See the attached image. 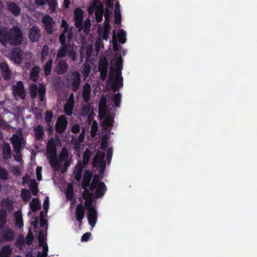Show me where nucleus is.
Wrapping results in <instances>:
<instances>
[{"label":"nucleus","instance_id":"obj_1","mask_svg":"<svg viewBox=\"0 0 257 257\" xmlns=\"http://www.w3.org/2000/svg\"><path fill=\"white\" fill-rule=\"evenodd\" d=\"M91 177L92 173L88 171H86L82 186L84 189L83 197L85 199V208L88 211V222L91 226L93 227L97 221V214L93 205V194H94L96 198L101 197L106 191V187L103 183L99 181L98 176H94L92 183L89 184Z\"/></svg>","mask_w":257,"mask_h":257},{"label":"nucleus","instance_id":"obj_2","mask_svg":"<svg viewBox=\"0 0 257 257\" xmlns=\"http://www.w3.org/2000/svg\"><path fill=\"white\" fill-rule=\"evenodd\" d=\"M106 3V8L104 13L105 21L104 22V26L103 27H100L98 29V38L95 43V48L97 51H99L104 46L101 38L102 37L104 40H107L109 37L110 33L109 22L113 11L115 23L117 24H119L121 21V15L118 2L114 0H107Z\"/></svg>","mask_w":257,"mask_h":257},{"label":"nucleus","instance_id":"obj_3","mask_svg":"<svg viewBox=\"0 0 257 257\" xmlns=\"http://www.w3.org/2000/svg\"><path fill=\"white\" fill-rule=\"evenodd\" d=\"M60 27L63 28L61 33L59 36V41L61 44V48L59 50L57 59L59 58L63 57L67 55L72 61H74L76 59L77 47L71 46L70 44L67 45L65 43L66 35L69 41H70L73 37L72 28H69L67 22L63 19L61 21Z\"/></svg>","mask_w":257,"mask_h":257},{"label":"nucleus","instance_id":"obj_4","mask_svg":"<svg viewBox=\"0 0 257 257\" xmlns=\"http://www.w3.org/2000/svg\"><path fill=\"white\" fill-rule=\"evenodd\" d=\"M122 59L120 56L115 57L110 62V74L107 82L108 86L115 91L122 85L121 70Z\"/></svg>","mask_w":257,"mask_h":257},{"label":"nucleus","instance_id":"obj_5","mask_svg":"<svg viewBox=\"0 0 257 257\" xmlns=\"http://www.w3.org/2000/svg\"><path fill=\"white\" fill-rule=\"evenodd\" d=\"M23 36L21 29L17 27L13 28L10 31L6 28L0 29V43L5 46L8 44L19 45L23 41Z\"/></svg>","mask_w":257,"mask_h":257},{"label":"nucleus","instance_id":"obj_6","mask_svg":"<svg viewBox=\"0 0 257 257\" xmlns=\"http://www.w3.org/2000/svg\"><path fill=\"white\" fill-rule=\"evenodd\" d=\"M106 103V98L103 96L99 103V116L103 129L109 132L113 124V114Z\"/></svg>","mask_w":257,"mask_h":257},{"label":"nucleus","instance_id":"obj_7","mask_svg":"<svg viewBox=\"0 0 257 257\" xmlns=\"http://www.w3.org/2000/svg\"><path fill=\"white\" fill-rule=\"evenodd\" d=\"M72 160V155L68 153L67 149L63 148L57 159L56 156L49 160V163L54 170H59L62 173H64L70 166Z\"/></svg>","mask_w":257,"mask_h":257},{"label":"nucleus","instance_id":"obj_8","mask_svg":"<svg viewBox=\"0 0 257 257\" xmlns=\"http://www.w3.org/2000/svg\"><path fill=\"white\" fill-rule=\"evenodd\" d=\"M11 142L13 144L15 154L14 158L18 162L22 161V156L20 154L22 145L25 143L22 132L20 131L17 134L14 135L11 138Z\"/></svg>","mask_w":257,"mask_h":257},{"label":"nucleus","instance_id":"obj_9","mask_svg":"<svg viewBox=\"0 0 257 257\" xmlns=\"http://www.w3.org/2000/svg\"><path fill=\"white\" fill-rule=\"evenodd\" d=\"M9 57L12 61L17 64L23 62L29 63L28 61L32 58V54L29 52L23 53L20 49L15 48L12 50Z\"/></svg>","mask_w":257,"mask_h":257},{"label":"nucleus","instance_id":"obj_10","mask_svg":"<svg viewBox=\"0 0 257 257\" xmlns=\"http://www.w3.org/2000/svg\"><path fill=\"white\" fill-rule=\"evenodd\" d=\"M2 211H0V228L6 223L7 213L14 209L13 202L9 199H4L1 202Z\"/></svg>","mask_w":257,"mask_h":257},{"label":"nucleus","instance_id":"obj_11","mask_svg":"<svg viewBox=\"0 0 257 257\" xmlns=\"http://www.w3.org/2000/svg\"><path fill=\"white\" fill-rule=\"evenodd\" d=\"M89 14L95 12L96 20L97 22H101L102 20L103 15V6L101 3L97 0H94L88 8Z\"/></svg>","mask_w":257,"mask_h":257},{"label":"nucleus","instance_id":"obj_12","mask_svg":"<svg viewBox=\"0 0 257 257\" xmlns=\"http://www.w3.org/2000/svg\"><path fill=\"white\" fill-rule=\"evenodd\" d=\"M42 23L44 24L46 32L49 34H52L56 30L55 28V23L53 18L48 15L43 16Z\"/></svg>","mask_w":257,"mask_h":257},{"label":"nucleus","instance_id":"obj_13","mask_svg":"<svg viewBox=\"0 0 257 257\" xmlns=\"http://www.w3.org/2000/svg\"><path fill=\"white\" fill-rule=\"evenodd\" d=\"M80 81V74L77 71H73L71 75L68 76L67 83L73 88L74 91L77 90Z\"/></svg>","mask_w":257,"mask_h":257},{"label":"nucleus","instance_id":"obj_14","mask_svg":"<svg viewBox=\"0 0 257 257\" xmlns=\"http://www.w3.org/2000/svg\"><path fill=\"white\" fill-rule=\"evenodd\" d=\"M46 234L43 231H41L39 234L38 239L40 246H42V252L40 251L37 255V257H47V252L48 251V247L45 243Z\"/></svg>","mask_w":257,"mask_h":257},{"label":"nucleus","instance_id":"obj_15","mask_svg":"<svg viewBox=\"0 0 257 257\" xmlns=\"http://www.w3.org/2000/svg\"><path fill=\"white\" fill-rule=\"evenodd\" d=\"M30 89L32 91L31 95L33 97H35L38 93L40 100L41 101H43L45 93V88L43 85L39 84L38 86L36 84H32L30 86Z\"/></svg>","mask_w":257,"mask_h":257},{"label":"nucleus","instance_id":"obj_16","mask_svg":"<svg viewBox=\"0 0 257 257\" xmlns=\"http://www.w3.org/2000/svg\"><path fill=\"white\" fill-rule=\"evenodd\" d=\"M104 153L99 151L93 161V166L100 168V173H102L105 167V163L104 161Z\"/></svg>","mask_w":257,"mask_h":257},{"label":"nucleus","instance_id":"obj_17","mask_svg":"<svg viewBox=\"0 0 257 257\" xmlns=\"http://www.w3.org/2000/svg\"><path fill=\"white\" fill-rule=\"evenodd\" d=\"M13 93L15 98L24 99L25 96V91L23 84L21 81L18 82L13 86Z\"/></svg>","mask_w":257,"mask_h":257},{"label":"nucleus","instance_id":"obj_18","mask_svg":"<svg viewBox=\"0 0 257 257\" xmlns=\"http://www.w3.org/2000/svg\"><path fill=\"white\" fill-rule=\"evenodd\" d=\"M15 237V234L13 231L9 228L3 229L0 234V242L10 241Z\"/></svg>","mask_w":257,"mask_h":257},{"label":"nucleus","instance_id":"obj_19","mask_svg":"<svg viewBox=\"0 0 257 257\" xmlns=\"http://www.w3.org/2000/svg\"><path fill=\"white\" fill-rule=\"evenodd\" d=\"M74 14L75 25L76 28H78L79 31H80L82 29V22L83 17V12L81 9L77 8L75 10Z\"/></svg>","mask_w":257,"mask_h":257},{"label":"nucleus","instance_id":"obj_20","mask_svg":"<svg viewBox=\"0 0 257 257\" xmlns=\"http://www.w3.org/2000/svg\"><path fill=\"white\" fill-rule=\"evenodd\" d=\"M47 152L48 158L50 160L51 158L54 157L56 154V147L54 141L53 139H51L48 144L47 147Z\"/></svg>","mask_w":257,"mask_h":257},{"label":"nucleus","instance_id":"obj_21","mask_svg":"<svg viewBox=\"0 0 257 257\" xmlns=\"http://www.w3.org/2000/svg\"><path fill=\"white\" fill-rule=\"evenodd\" d=\"M40 37V31L37 26H33L30 29L29 37L30 40L33 42H37Z\"/></svg>","mask_w":257,"mask_h":257},{"label":"nucleus","instance_id":"obj_22","mask_svg":"<svg viewBox=\"0 0 257 257\" xmlns=\"http://www.w3.org/2000/svg\"><path fill=\"white\" fill-rule=\"evenodd\" d=\"M0 70L3 77L5 79H9L11 76L12 72L8 64L5 62H0Z\"/></svg>","mask_w":257,"mask_h":257},{"label":"nucleus","instance_id":"obj_23","mask_svg":"<svg viewBox=\"0 0 257 257\" xmlns=\"http://www.w3.org/2000/svg\"><path fill=\"white\" fill-rule=\"evenodd\" d=\"M108 64L105 58H102L99 63V70L100 72L101 77L104 79L106 75Z\"/></svg>","mask_w":257,"mask_h":257},{"label":"nucleus","instance_id":"obj_24","mask_svg":"<svg viewBox=\"0 0 257 257\" xmlns=\"http://www.w3.org/2000/svg\"><path fill=\"white\" fill-rule=\"evenodd\" d=\"M23 183H28L33 195H36L37 184L35 180H32L29 176L26 175L23 178Z\"/></svg>","mask_w":257,"mask_h":257},{"label":"nucleus","instance_id":"obj_25","mask_svg":"<svg viewBox=\"0 0 257 257\" xmlns=\"http://www.w3.org/2000/svg\"><path fill=\"white\" fill-rule=\"evenodd\" d=\"M67 125V121L65 117L63 116H60L56 124V130L57 132L61 133L64 131Z\"/></svg>","mask_w":257,"mask_h":257},{"label":"nucleus","instance_id":"obj_26","mask_svg":"<svg viewBox=\"0 0 257 257\" xmlns=\"http://www.w3.org/2000/svg\"><path fill=\"white\" fill-rule=\"evenodd\" d=\"M7 8L9 11L15 16H18L20 14V8L15 3L10 2L7 3Z\"/></svg>","mask_w":257,"mask_h":257},{"label":"nucleus","instance_id":"obj_27","mask_svg":"<svg viewBox=\"0 0 257 257\" xmlns=\"http://www.w3.org/2000/svg\"><path fill=\"white\" fill-rule=\"evenodd\" d=\"M13 252V248L10 245H5L0 250V257H10Z\"/></svg>","mask_w":257,"mask_h":257},{"label":"nucleus","instance_id":"obj_28","mask_svg":"<svg viewBox=\"0 0 257 257\" xmlns=\"http://www.w3.org/2000/svg\"><path fill=\"white\" fill-rule=\"evenodd\" d=\"M90 85L88 83H86L84 86L82 92L83 98L85 101L88 102L89 101L90 99Z\"/></svg>","mask_w":257,"mask_h":257},{"label":"nucleus","instance_id":"obj_29","mask_svg":"<svg viewBox=\"0 0 257 257\" xmlns=\"http://www.w3.org/2000/svg\"><path fill=\"white\" fill-rule=\"evenodd\" d=\"M76 216L77 220L81 223V220L84 217V210L82 204H79L77 206Z\"/></svg>","mask_w":257,"mask_h":257},{"label":"nucleus","instance_id":"obj_30","mask_svg":"<svg viewBox=\"0 0 257 257\" xmlns=\"http://www.w3.org/2000/svg\"><path fill=\"white\" fill-rule=\"evenodd\" d=\"M51 55H52L53 59L55 56V54L52 52H49V49L47 46H44L41 52L42 60L44 61V60H48V61L49 59V56Z\"/></svg>","mask_w":257,"mask_h":257},{"label":"nucleus","instance_id":"obj_31","mask_svg":"<svg viewBox=\"0 0 257 257\" xmlns=\"http://www.w3.org/2000/svg\"><path fill=\"white\" fill-rule=\"evenodd\" d=\"M15 223L20 228L24 225L22 214L20 211H17L15 213Z\"/></svg>","mask_w":257,"mask_h":257},{"label":"nucleus","instance_id":"obj_32","mask_svg":"<svg viewBox=\"0 0 257 257\" xmlns=\"http://www.w3.org/2000/svg\"><path fill=\"white\" fill-rule=\"evenodd\" d=\"M68 69V65L65 61H60L58 62V66L56 71L59 74L65 73Z\"/></svg>","mask_w":257,"mask_h":257},{"label":"nucleus","instance_id":"obj_33","mask_svg":"<svg viewBox=\"0 0 257 257\" xmlns=\"http://www.w3.org/2000/svg\"><path fill=\"white\" fill-rule=\"evenodd\" d=\"M52 64V56H49V61L46 63L44 66V73L45 75H49L51 72V67Z\"/></svg>","mask_w":257,"mask_h":257},{"label":"nucleus","instance_id":"obj_34","mask_svg":"<svg viewBox=\"0 0 257 257\" xmlns=\"http://www.w3.org/2000/svg\"><path fill=\"white\" fill-rule=\"evenodd\" d=\"M39 71L40 68L37 66L34 67L32 70H31L30 77L33 81H35L37 79L38 77Z\"/></svg>","mask_w":257,"mask_h":257},{"label":"nucleus","instance_id":"obj_35","mask_svg":"<svg viewBox=\"0 0 257 257\" xmlns=\"http://www.w3.org/2000/svg\"><path fill=\"white\" fill-rule=\"evenodd\" d=\"M81 114L83 116L88 115V120L90 121L92 114V110L91 109V107L89 105L84 106L82 108Z\"/></svg>","mask_w":257,"mask_h":257},{"label":"nucleus","instance_id":"obj_36","mask_svg":"<svg viewBox=\"0 0 257 257\" xmlns=\"http://www.w3.org/2000/svg\"><path fill=\"white\" fill-rule=\"evenodd\" d=\"M117 37L118 41L121 44H124L126 40V33L122 29H120L118 30L117 33Z\"/></svg>","mask_w":257,"mask_h":257},{"label":"nucleus","instance_id":"obj_37","mask_svg":"<svg viewBox=\"0 0 257 257\" xmlns=\"http://www.w3.org/2000/svg\"><path fill=\"white\" fill-rule=\"evenodd\" d=\"M109 136H110L109 135L106 133L102 137V141H101V149L103 151H104L105 150L106 147H107V145H108L107 141L109 140Z\"/></svg>","mask_w":257,"mask_h":257},{"label":"nucleus","instance_id":"obj_38","mask_svg":"<svg viewBox=\"0 0 257 257\" xmlns=\"http://www.w3.org/2000/svg\"><path fill=\"white\" fill-rule=\"evenodd\" d=\"M30 207L33 211H35L39 209L41 203L38 199H34L30 203Z\"/></svg>","mask_w":257,"mask_h":257},{"label":"nucleus","instance_id":"obj_39","mask_svg":"<svg viewBox=\"0 0 257 257\" xmlns=\"http://www.w3.org/2000/svg\"><path fill=\"white\" fill-rule=\"evenodd\" d=\"M35 137L37 139H40L44 134L43 129L40 125H38L34 128Z\"/></svg>","mask_w":257,"mask_h":257},{"label":"nucleus","instance_id":"obj_40","mask_svg":"<svg viewBox=\"0 0 257 257\" xmlns=\"http://www.w3.org/2000/svg\"><path fill=\"white\" fill-rule=\"evenodd\" d=\"M73 103H74L70 102V101H67L65 105L64 110L66 114L68 115L72 114L73 108Z\"/></svg>","mask_w":257,"mask_h":257},{"label":"nucleus","instance_id":"obj_41","mask_svg":"<svg viewBox=\"0 0 257 257\" xmlns=\"http://www.w3.org/2000/svg\"><path fill=\"white\" fill-rule=\"evenodd\" d=\"M3 154L5 159H8L11 155V148L10 145L8 143H5L3 148Z\"/></svg>","mask_w":257,"mask_h":257},{"label":"nucleus","instance_id":"obj_42","mask_svg":"<svg viewBox=\"0 0 257 257\" xmlns=\"http://www.w3.org/2000/svg\"><path fill=\"white\" fill-rule=\"evenodd\" d=\"M112 45H113V50L117 53V51L119 50V48H121V46L120 45H118L116 40V36L115 31H113L112 32Z\"/></svg>","mask_w":257,"mask_h":257},{"label":"nucleus","instance_id":"obj_43","mask_svg":"<svg viewBox=\"0 0 257 257\" xmlns=\"http://www.w3.org/2000/svg\"><path fill=\"white\" fill-rule=\"evenodd\" d=\"M82 170V168L80 164L76 166L74 173L75 174L76 179L78 181H79L81 179Z\"/></svg>","mask_w":257,"mask_h":257},{"label":"nucleus","instance_id":"obj_44","mask_svg":"<svg viewBox=\"0 0 257 257\" xmlns=\"http://www.w3.org/2000/svg\"><path fill=\"white\" fill-rule=\"evenodd\" d=\"M92 48V46L91 44H90L86 46H83L81 48V53L82 54V53H84V51H85L86 55H87V57H89L91 53Z\"/></svg>","mask_w":257,"mask_h":257},{"label":"nucleus","instance_id":"obj_45","mask_svg":"<svg viewBox=\"0 0 257 257\" xmlns=\"http://www.w3.org/2000/svg\"><path fill=\"white\" fill-rule=\"evenodd\" d=\"M112 101L114 103V105L119 107L120 103L121 95L119 93L114 94L112 96Z\"/></svg>","mask_w":257,"mask_h":257},{"label":"nucleus","instance_id":"obj_46","mask_svg":"<svg viewBox=\"0 0 257 257\" xmlns=\"http://www.w3.org/2000/svg\"><path fill=\"white\" fill-rule=\"evenodd\" d=\"M90 69V67L89 65L86 64L83 65L81 72L83 74L85 79L88 76Z\"/></svg>","mask_w":257,"mask_h":257},{"label":"nucleus","instance_id":"obj_47","mask_svg":"<svg viewBox=\"0 0 257 257\" xmlns=\"http://www.w3.org/2000/svg\"><path fill=\"white\" fill-rule=\"evenodd\" d=\"M21 196L24 200L27 201L31 197V193L27 190H22Z\"/></svg>","mask_w":257,"mask_h":257},{"label":"nucleus","instance_id":"obj_48","mask_svg":"<svg viewBox=\"0 0 257 257\" xmlns=\"http://www.w3.org/2000/svg\"><path fill=\"white\" fill-rule=\"evenodd\" d=\"M73 187L71 184H69L67 188L66 195L68 199L71 200L73 196Z\"/></svg>","mask_w":257,"mask_h":257},{"label":"nucleus","instance_id":"obj_49","mask_svg":"<svg viewBox=\"0 0 257 257\" xmlns=\"http://www.w3.org/2000/svg\"><path fill=\"white\" fill-rule=\"evenodd\" d=\"M48 3L49 4V9L51 12H55L57 6L55 0H48Z\"/></svg>","mask_w":257,"mask_h":257},{"label":"nucleus","instance_id":"obj_50","mask_svg":"<svg viewBox=\"0 0 257 257\" xmlns=\"http://www.w3.org/2000/svg\"><path fill=\"white\" fill-rule=\"evenodd\" d=\"M25 243H26V242L24 237L20 236L18 239L16 243V245L20 249H22L23 248Z\"/></svg>","mask_w":257,"mask_h":257},{"label":"nucleus","instance_id":"obj_51","mask_svg":"<svg viewBox=\"0 0 257 257\" xmlns=\"http://www.w3.org/2000/svg\"><path fill=\"white\" fill-rule=\"evenodd\" d=\"M91 155V153L89 150H86L84 153L83 163L84 164H86Z\"/></svg>","mask_w":257,"mask_h":257},{"label":"nucleus","instance_id":"obj_52","mask_svg":"<svg viewBox=\"0 0 257 257\" xmlns=\"http://www.w3.org/2000/svg\"><path fill=\"white\" fill-rule=\"evenodd\" d=\"M97 128V123L96 121H94L92 124L91 128V136L92 137H94L96 135Z\"/></svg>","mask_w":257,"mask_h":257},{"label":"nucleus","instance_id":"obj_53","mask_svg":"<svg viewBox=\"0 0 257 257\" xmlns=\"http://www.w3.org/2000/svg\"><path fill=\"white\" fill-rule=\"evenodd\" d=\"M91 26V23L89 19H87L85 21L84 23V32L87 34L89 33V29Z\"/></svg>","mask_w":257,"mask_h":257},{"label":"nucleus","instance_id":"obj_54","mask_svg":"<svg viewBox=\"0 0 257 257\" xmlns=\"http://www.w3.org/2000/svg\"><path fill=\"white\" fill-rule=\"evenodd\" d=\"M8 178V172L4 169L0 167V178L6 180Z\"/></svg>","mask_w":257,"mask_h":257},{"label":"nucleus","instance_id":"obj_55","mask_svg":"<svg viewBox=\"0 0 257 257\" xmlns=\"http://www.w3.org/2000/svg\"><path fill=\"white\" fill-rule=\"evenodd\" d=\"M33 240V235L31 231H30L27 235L26 238L25 239L26 243L28 245H30Z\"/></svg>","mask_w":257,"mask_h":257},{"label":"nucleus","instance_id":"obj_56","mask_svg":"<svg viewBox=\"0 0 257 257\" xmlns=\"http://www.w3.org/2000/svg\"><path fill=\"white\" fill-rule=\"evenodd\" d=\"M53 117V113L50 111H47L46 113L45 120L48 123H49Z\"/></svg>","mask_w":257,"mask_h":257},{"label":"nucleus","instance_id":"obj_57","mask_svg":"<svg viewBox=\"0 0 257 257\" xmlns=\"http://www.w3.org/2000/svg\"><path fill=\"white\" fill-rule=\"evenodd\" d=\"M40 224L42 226H43L46 224L47 220L45 218V214L43 212H41L40 213Z\"/></svg>","mask_w":257,"mask_h":257},{"label":"nucleus","instance_id":"obj_58","mask_svg":"<svg viewBox=\"0 0 257 257\" xmlns=\"http://www.w3.org/2000/svg\"><path fill=\"white\" fill-rule=\"evenodd\" d=\"M42 168L41 167H38L36 170V174L37 177V179L39 181H41L42 179L41 173H42Z\"/></svg>","mask_w":257,"mask_h":257},{"label":"nucleus","instance_id":"obj_59","mask_svg":"<svg viewBox=\"0 0 257 257\" xmlns=\"http://www.w3.org/2000/svg\"><path fill=\"white\" fill-rule=\"evenodd\" d=\"M9 125L7 124L3 119L0 118V127L8 129L9 128Z\"/></svg>","mask_w":257,"mask_h":257},{"label":"nucleus","instance_id":"obj_60","mask_svg":"<svg viewBox=\"0 0 257 257\" xmlns=\"http://www.w3.org/2000/svg\"><path fill=\"white\" fill-rule=\"evenodd\" d=\"M112 155V150L111 148H108L107 150V160L108 163H109L111 159Z\"/></svg>","mask_w":257,"mask_h":257},{"label":"nucleus","instance_id":"obj_61","mask_svg":"<svg viewBox=\"0 0 257 257\" xmlns=\"http://www.w3.org/2000/svg\"><path fill=\"white\" fill-rule=\"evenodd\" d=\"M43 208L45 211L47 212L49 208V199L48 197H46L45 200L44 202ZM46 213L47 212L45 213V214H46Z\"/></svg>","mask_w":257,"mask_h":257},{"label":"nucleus","instance_id":"obj_62","mask_svg":"<svg viewBox=\"0 0 257 257\" xmlns=\"http://www.w3.org/2000/svg\"><path fill=\"white\" fill-rule=\"evenodd\" d=\"M91 235V233L89 232H87L84 234L82 237H81V240L82 241H86L88 240L89 237Z\"/></svg>","mask_w":257,"mask_h":257},{"label":"nucleus","instance_id":"obj_63","mask_svg":"<svg viewBox=\"0 0 257 257\" xmlns=\"http://www.w3.org/2000/svg\"><path fill=\"white\" fill-rule=\"evenodd\" d=\"M79 126L78 124H74L72 127V131L74 133H77L79 131Z\"/></svg>","mask_w":257,"mask_h":257},{"label":"nucleus","instance_id":"obj_64","mask_svg":"<svg viewBox=\"0 0 257 257\" xmlns=\"http://www.w3.org/2000/svg\"><path fill=\"white\" fill-rule=\"evenodd\" d=\"M34 220L32 221L31 222V226H33L34 228L36 227V225L38 223V219L37 217L34 218Z\"/></svg>","mask_w":257,"mask_h":257}]
</instances>
